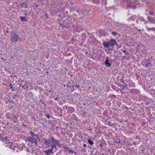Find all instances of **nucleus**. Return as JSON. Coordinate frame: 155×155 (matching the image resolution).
<instances>
[{
  "instance_id": "obj_18",
  "label": "nucleus",
  "mask_w": 155,
  "mask_h": 155,
  "mask_svg": "<svg viewBox=\"0 0 155 155\" xmlns=\"http://www.w3.org/2000/svg\"><path fill=\"white\" fill-rule=\"evenodd\" d=\"M148 18L150 21L151 22V23H154L155 21V20L152 17H148Z\"/></svg>"
},
{
  "instance_id": "obj_2",
  "label": "nucleus",
  "mask_w": 155,
  "mask_h": 155,
  "mask_svg": "<svg viewBox=\"0 0 155 155\" xmlns=\"http://www.w3.org/2000/svg\"><path fill=\"white\" fill-rule=\"evenodd\" d=\"M20 38L19 36L15 32H12L11 33L10 38V41L12 43H16L18 41Z\"/></svg>"
},
{
  "instance_id": "obj_13",
  "label": "nucleus",
  "mask_w": 155,
  "mask_h": 155,
  "mask_svg": "<svg viewBox=\"0 0 155 155\" xmlns=\"http://www.w3.org/2000/svg\"><path fill=\"white\" fill-rule=\"evenodd\" d=\"M105 64L107 67H110L111 65V64L109 62V60L108 57L106 58V59L105 61Z\"/></svg>"
},
{
  "instance_id": "obj_4",
  "label": "nucleus",
  "mask_w": 155,
  "mask_h": 155,
  "mask_svg": "<svg viewBox=\"0 0 155 155\" xmlns=\"http://www.w3.org/2000/svg\"><path fill=\"white\" fill-rule=\"evenodd\" d=\"M117 144H118V145L117 147L119 148H121V146L123 145L122 143H121L120 140L119 139L114 140V144L115 145H116Z\"/></svg>"
},
{
  "instance_id": "obj_14",
  "label": "nucleus",
  "mask_w": 155,
  "mask_h": 155,
  "mask_svg": "<svg viewBox=\"0 0 155 155\" xmlns=\"http://www.w3.org/2000/svg\"><path fill=\"white\" fill-rule=\"evenodd\" d=\"M138 18L139 20L141 21H143L145 24H146L147 23V22L144 19L143 17L142 16H140Z\"/></svg>"
},
{
  "instance_id": "obj_23",
  "label": "nucleus",
  "mask_w": 155,
  "mask_h": 155,
  "mask_svg": "<svg viewBox=\"0 0 155 155\" xmlns=\"http://www.w3.org/2000/svg\"><path fill=\"white\" fill-rule=\"evenodd\" d=\"M102 3L104 5H106L107 3V0H102Z\"/></svg>"
},
{
  "instance_id": "obj_25",
  "label": "nucleus",
  "mask_w": 155,
  "mask_h": 155,
  "mask_svg": "<svg viewBox=\"0 0 155 155\" xmlns=\"http://www.w3.org/2000/svg\"><path fill=\"white\" fill-rule=\"evenodd\" d=\"M68 150L69 151L70 153H74V151L72 150H71L70 148H69V149H68Z\"/></svg>"
},
{
  "instance_id": "obj_57",
  "label": "nucleus",
  "mask_w": 155,
  "mask_h": 155,
  "mask_svg": "<svg viewBox=\"0 0 155 155\" xmlns=\"http://www.w3.org/2000/svg\"><path fill=\"white\" fill-rule=\"evenodd\" d=\"M77 117H76V118H75V119L76 120V119H77Z\"/></svg>"
},
{
  "instance_id": "obj_27",
  "label": "nucleus",
  "mask_w": 155,
  "mask_h": 155,
  "mask_svg": "<svg viewBox=\"0 0 155 155\" xmlns=\"http://www.w3.org/2000/svg\"><path fill=\"white\" fill-rule=\"evenodd\" d=\"M74 87H76V88L79 89L80 87V86L78 84H76L75 86H74Z\"/></svg>"
},
{
  "instance_id": "obj_30",
  "label": "nucleus",
  "mask_w": 155,
  "mask_h": 155,
  "mask_svg": "<svg viewBox=\"0 0 155 155\" xmlns=\"http://www.w3.org/2000/svg\"><path fill=\"white\" fill-rule=\"evenodd\" d=\"M149 14L151 15H152L153 14V12L151 11H150L149 12Z\"/></svg>"
},
{
  "instance_id": "obj_34",
  "label": "nucleus",
  "mask_w": 155,
  "mask_h": 155,
  "mask_svg": "<svg viewBox=\"0 0 155 155\" xmlns=\"http://www.w3.org/2000/svg\"><path fill=\"white\" fill-rule=\"evenodd\" d=\"M46 116L47 117L48 119H49L50 117V116L49 115H46Z\"/></svg>"
},
{
  "instance_id": "obj_42",
  "label": "nucleus",
  "mask_w": 155,
  "mask_h": 155,
  "mask_svg": "<svg viewBox=\"0 0 155 155\" xmlns=\"http://www.w3.org/2000/svg\"><path fill=\"white\" fill-rule=\"evenodd\" d=\"M31 1H37V0H31Z\"/></svg>"
},
{
  "instance_id": "obj_10",
  "label": "nucleus",
  "mask_w": 155,
  "mask_h": 155,
  "mask_svg": "<svg viewBox=\"0 0 155 155\" xmlns=\"http://www.w3.org/2000/svg\"><path fill=\"white\" fill-rule=\"evenodd\" d=\"M137 18V16L135 15H133L131 17H130L129 18L127 19V20L129 21H134Z\"/></svg>"
},
{
  "instance_id": "obj_53",
  "label": "nucleus",
  "mask_w": 155,
  "mask_h": 155,
  "mask_svg": "<svg viewBox=\"0 0 155 155\" xmlns=\"http://www.w3.org/2000/svg\"><path fill=\"white\" fill-rule=\"evenodd\" d=\"M107 151H110V150H107Z\"/></svg>"
},
{
  "instance_id": "obj_56",
  "label": "nucleus",
  "mask_w": 155,
  "mask_h": 155,
  "mask_svg": "<svg viewBox=\"0 0 155 155\" xmlns=\"http://www.w3.org/2000/svg\"><path fill=\"white\" fill-rule=\"evenodd\" d=\"M77 117H76V118H75V119L76 120V119H77Z\"/></svg>"
},
{
  "instance_id": "obj_38",
  "label": "nucleus",
  "mask_w": 155,
  "mask_h": 155,
  "mask_svg": "<svg viewBox=\"0 0 155 155\" xmlns=\"http://www.w3.org/2000/svg\"><path fill=\"white\" fill-rule=\"evenodd\" d=\"M133 144L134 145H136V142H134L133 143Z\"/></svg>"
},
{
  "instance_id": "obj_5",
  "label": "nucleus",
  "mask_w": 155,
  "mask_h": 155,
  "mask_svg": "<svg viewBox=\"0 0 155 155\" xmlns=\"http://www.w3.org/2000/svg\"><path fill=\"white\" fill-rule=\"evenodd\" d=\"M8 140V137L5 135L0 134V140L3 142H6Z\"/></svg>"
},
{
  "instance_id": "obj_8",
  "label": "nucleus",
  "mask_w": 155,
  "mask_h": 155,
  "mask_svg": "<svg viewBox=\"0 0 155 155\" xmlns=\"http://www.w3.org/2000/svg\"><path fill=\"white\" fill-rule=\"evenodd\" d=\"M28 140L32 143H35V144H37V140L36 139H35L34 137H31L28 138Z\"/></svg>"
},
{
  "instance_id": "obj_50",
  "label": "nucleus",
  "mask_w": 155,
  "mask_h": 155,
  "mask_svg": "<svg viewBox=\"0 0 155 155\" xmlns=\"http://www.w3.org/2000/svg\"><path fill=\"white\" fill-rule=\"evenodd\" d=\"M129 145H130V146H132V144H129Z\"/></svg>"
},
{
  "instance_id": "obj_48",
  "label": "nucleus",
  "mask_w": 155,
  "mask_h": 155,
  "mask_svg": "<svg viewBox=\"0 0 155 155\" xmlns=\"http://www.w3.org/2000/svg\"><path fill=\"white\" fill-rule=\"evenodd\" d=\"M144 149H143L142 150V151H144Z\"/></svg>"
},
{
  "instance_id": "obj_19",
  "label": "nucleus",
  "mask_w": 155,
  "mask_h": 155,
  "mask_svg": "<svg viewBox=\"0 0 155 155\" xmlns=\"http://www.w3.org/2000/svg\"><path fill=\"white\" fill-rule=\"evenodd\" d=\"M87 141L88 143L91 146L93 145L94 143V142L89 139L87 140Z\"/></svg>"
},
{
  "instance_id": "obj_54",
  "label": "nucleus",
  "mask_w": 155,
  "mask_h": 155,
  "mask_svg": "<svg viewBox=\"0 0 155 155\" xmlns=\"http://www.w3.org/2000/svg\"><path fill=\"white\" fill-rule=\"evenodd\" d=\"M77 12H78V10H77Z\"/></svg>"
},
{
  "instance_id": "obj_35",
  "label": "nucleus",
  "mask_w": 155,
  "mask_h": 155,
  "mask_svg": "<svg viewBox=\"0 0 155 155\" xmlns=\"http://www.w3.org/2000/svg\"><path fill=\"white\" fill-rule=\"evenodd\" d=\"M26 151H27V152H30L29 150L27 148H26Z\"/></svg>"
},
{
  "instance_id": "obj_9",
  "label": "nucleus",
  "mask_w": 155,
  "mask_h": 155,
  "mask_svg": "<svg viewBox=\"0 0 155 155\" xmlns=\"http://www.w3.org/2000/svg\"><path fill=\"white\" fill-rule=\"evenodd\" d=\"M72 27L73 28H75V30H74V33H75V32H79L83 31V29L82 28L80 30H79V29H78V28H76V27L74 25H73Z\"/></svg>"
},
{
  "instance_id": "obj_45",
  "label": "nucleus",
  "mask_w": 155,
  "mask_h": 155,
  "mask_svg": "<svg viewBox=\"0 0 155 155\" xmlns=\"http://www.w3.org/2000/svg\"><path fill=\"white\" fill-rule=\"evenodd\" d=\"M83 105L84 106H85L86 104L85 103H83Z\"/></svg>"
},
{
  "instance_id": "obj_51",
  "label": "nucleus",
  "mask_w": 155,
  "mask_h": 155,
  "mask_svg": "<svg viewBox=\"0 0 155 155\" xmlns=\"http://www.w3.org/2000/svg\"><path fill=\"white\" fill-rule=\"evenodd\" d=\"M125 85L127 87V84H126L125 83Z\"/></svg>"
},
{
  "instance_id": "obj_6",
  "label": "nucleus",
  "mask_w": 155,
  "mask_h": 155,
  "mask_svg": "<svg viewBox=\"0 0 155 155\" xmlns=\"http://www.w3.org/2000/svg\"><path fill=\"white\" fill-rule=\"evenodd\" d=\"M128 83V85L132 87H134L135 86V83L132 80H128L126 81Z\"/></svg>"
},
{
  "instance_id": "obj_46",
  "label": "nucleus",
  "mask_w": 155,
  "mask_h": 155,
  "mask_svg": "<svg viewBox=\"0 0 155 155\" xmlns=\"http://www.w3.org/2000/svg\"><path fill=\"white\" fill-rule=\"evenodd\" d=\"M21 87L22 88H23L24 87V86H21Z\"/></svg>"
},
{
  "instance_id": "obj_31",
  "label": "nucleus",
  "mask_w": 155,
  "mask_h": 155,
  "mask_svg": "<svg viewBox=\"0 0 155 155\" xmlns=\"http://www.w3.org/2000/svg\"><path fill=\"white\" fill-rule=\"evenodd\" d=\"M112 34L113 36H115L116 35V33L114 31L112 32Z\"/></svg>"
},
{
  "instance_id": "obj_15",
  "label": "nucleus",
  "mask_w": 155,
  "mask_h": 155,
  "mask_svg": "<svg viewBox=\"0 0 155 155\" xmlns=\"http://www.w3.org/2000/svg\"><path fill=\"white\" fill-rule=\"evenodd\" d=\"M30 134L32 137H34L35 139H37L38 138V137L37 135H36L33 132L31 131L30 132Z\"/></svg>"
},
{
  "instance_id": "obj_12",
  "label": "nucleus",
  "mask_w": 155,
  "mask_h": 155,
  "mask_svg": "<svg viewBox=\"0 0 155 155\" xmlns=\"http://www.w3.org/2000/svg\"><path fill=\"white\" fill-rule=\"evenodd\" d=\"M51 148L50 149H48L46 150L45 151V152L47 155H49L51 153H52V150L53 148Z\"/></svg>"
},
{
  "instance_id": "obj_28",
  "label": "nucleus",
  "mask_w": 155,
  "mask_h": 155,
  "mask_svg": "<svg viewBox=\"0 0 155 155\" xmlns=\"http://www.w3.org/2000/svg\"><path fill=\"white\" fill-rule=\"evenodd\" d=\"M76 28H78V29L79 30H80L82 28L83 29V30H84L83 28L81 26H78Z\"/></svg>"
},
{
  "instance_id": "obj_24",
  "label": "nucleus",
  "mask_w": 155,
  "mask_h": 155,
  "mask_svg": "<svg viewBox=\"0 0 155 155\" xmlns=\"http://www.w3.org/2000/svg\"><path fill=\"white\" fill-rule=\"evenodd\" d=\"M122 51H123L124 53H125V54L126 55H128L129 53V52H127L126 50H122Z\"/></svg>"
},
{
  "instance_id": "obj_17",
  "label": "nucleus",
  "mask_w": 155,
  "mask_h": 155,
  "mask_svg": "<svg viewBox=\"0 0 155 155\" xmlns=\"http://www.w3.org/2000/svg\"><path fill=\"white\" fill-rule=\"evenodd\" d=\"M20 5L21 8L25 7V8H27L26 2H23Z\"/></svg>"
},
{
  "instance_id": "obj_55",
  "label": "nucleus",
  "mask_w": 155,
  "mask_h": 155,
  "mask_svg": "<svg viewBox=\"0 0 155 155\" xmlns=\"http://www.w3.org/2000/svg\"><path fill=\"white\" fill-rule=\"evenodd\" d=\"M133 90H134V91H136V90H135V89H133Z\"/></svg>"
},
{
  "instance_id": "obj_44",
  "label": "nucleus",
  "mask_w": 155,
  "mask_h": 155,
  "mask_svg": "<svg viewBox=\"0 0 155 155\" xmlns=\"http://www.w3.org/2000/svg\"><path fill=\"white\" fill-rule=\"evenodd\" d=\"M134 148V147H132V148H131V149H132V148ZM131 148H129V150H131Z\"/></svg>"
},
{
  "instance_id": "obj_47",
  "label": "nucleus",
  "mask_w": 155,
  "mask_h": 155,
  "mask_svg": "<svg viewBox=\"0 0 155 155\" xmlns=\"http://www.w3.org/2000/svg\"><path fill=\"white\" fill-rule=\"evenodd\" d=\"M100 146L102 147L103 146V145L102 144L100 145Z\"/></svg>"
},
{
  "instance_id": "obj_20",
  "label": "nucleus",
  "mask_w": 155,
  "mask_h": 155,
  "mask_svg": "<svg viewBox=\"0 0 155 155\" xmlns=\"http://www.w3.org/2000/svg\"><path fill=\"white\" fill-rule=\"evenodd\" d=\"M20 19L21 21H26L27 19L26 17H20Z\"/></svg>"
},
{
  "instance_id": "obj_49",
  "label": "nucleus",
  "mask_w": 155,
  "mask_h": 155,
  "mask_svg": "<svg viewBox=\"0 0 155 155\" xmlns=\"http://www.w3.org/2000/svg\"><path fill=\"white\" fill-rule=\"evenodd\" d=\"M23 126H25H25H26V125H25V124H23Z\"/></svg>"
},
{
  "instance_id": "obj_3",
  "label": "nucleus",
  "mask_w": 155,
  "mask_h": 155,
  "mask_svg": "<svg viewBox=\"0 0 155 155\" xmlns=\"http://www.w3.org/2000/svg\"><path fill=\"white\" fill-rule=\"evenodd\" d=\"M123 5L125 7L126 6L127 8H129L131 5L132 0H123Z\"/></svg>"
},
{
  "instance_id": "obj_43",
  "label": "nucleus",
  "mask_w": 155,
  "mask_h": 155,
  "mask_svg": "<svg viewBox=\"0 0 155 155\" xmlns=\"http://www.w3.org/2000/svg\"><path fill=\"white\" fill-rule=\"evenodd\" d=\"M138 30V31H141V29H139Z\"/></svg>"
},
{
  "instance_id": "obj_40",
  "label": "nucleus",
  "mask_w": 155,
  "mask_h": 155,
  "mask_svg": "<svg viewBox=\"0 0 155 155\" xmlns=\"http://www.w3.org/2000/svg\"><path fill=\"white\" fill-rule=\"evenodd\" d=\"M71 41H74V38H72L71 39Z\"/></svg>"
},
{
  "instance_id": "obj_29",
  "label": "nucleus",
  "mask_w": 155,
  "mask_h": 155,
  "mask_svg": "<svg viewBox=\"0 0 155 155\" xmlns=\"http://www.w3.org/2000/svg\"><path fill=\"white\" fill-rule=\"evenodd\" d=\"M45 16L47 18H48V14L47 13H45Z\"/></svg>"
},
{
  "instance_id": "obj_36",
  "label": "nucleus",
  "mask_w": 155,
  "mask_h": 155,
  "mask_svg": "<svg viewBox=\"0 0 155 155\" xmlns=\"http://www.w3.org/2000/svg\"><path fill=\"white\" fill-rule=\"evenodd\" d=\"M83 147H86V144H84L83 145Z\"/></svg>"
},
{
  "instance_id": "obj_21",
  "label": "nucleus",
  "mask_w": 155,
  "mask_h": 155,
  "mask_svg": "<svg viewBox=\"0 0 155 155\" xmlns=\"http://www.w3.org/2000/svg\"><path fill=\"white\" fill-rule=\"evenodd\" d=\"M146 28L147 29L148 31H154L155 30V28L154 27H152L151 28H148L147 27V26H146Z\"/></svg>"
},
{
  "instance_id": "obj_37",
  "label": "nucleus",
  "mask_w": 155,
  "mask_h": 155,
  "mask_svg": "<svg viewBox=\"0 0 155 155\" xmlns=\"http://www.w3.org/2000/svg\"><path fill=\"white\" fill-rule=\"evenodd\" d=\"M10 87H11V88H12V84H10Z\"/></svg>"
},
{
  "instance_id": "obj_22",
  "label": "nucleus",
  "mask_w": 155,
  "mask_h": 155,
  "mask_svg": "<svg viewBox=\"0 0 155 155\" xmlns=\"http://www.w3.org/2000/svg\"><path fill=\"white\" fill-rule=\"evenodd\" d=\"M18 146H15V148L14 149V150L16 152H18Z\"/></svg>"
},
{
  "instance_id": "obj_11",
  "label": "nucleus",
  "mask_w": 155,
  "mask_h": 155,
  "mask_svg": "<svg viewBox=\"0 0 155 155\" xmlns=\"http://www.w3.org/2000/svg\"><path fill=\"white\" fill-rule=\"evenodd\" d=\"M103 45L104 46L105 48H109L110 47H111L109 41L107 42H104L103 43Z\"/></svg>"
},
{
  "instance_id": "obj_39",
  "label": "nucleus",
  "mask_w": 155,
  "mask_h": 155,
  "mask_svg": "<svg viewBox=\"0 0 155 155\" xmlns=\"http://www.w3.org/2000/svg\"><path fill=\"white\" fill-rule=\"evenodd\" d=\"M58 97H56V98H54V100H58Z\"/></svg>"
},
{
  "instance_id": "obj_52",
  "label": "nucleus",
  "mask_w": 155,
  "mask_h": 155,
  "mask_svg": "<svg viewBox=\"0 0 155 155\" xmlns=\"http://www.w3.org/2000/svg\"><path fill=\"white\" fill-rule=\"evenodd\" d=\"M5 147H7V146H8V145H5Z\"/></svg>"
},
{
  "instance_id": "obj_58",
  "label": "nucleus",
  "mask_w": 155,
  "mask_h": 155,
  "mask_svg": "<svg viewBox=\"0 0 155 155\" xmlns=\"http://www.w3.org/2000/svg\"><path fill=\"white\" fill-rule=\"evenodd\" d=\"M71 44H73V43L72 42L71 43Z\"/></svg>"
},
{
  "instance_id": "obj_41",
  "label": "nucleus",
  "mask_w": 155,
  "mask_h": 155,
  "mask_svg": "<svg viewBox=\"0 0 155 155\" xmlns=\"http://www.w3.org/2000/svg\"><path fill=\"white\" fill-rule=\"evenodd\" d=\"M64 148H66V149H67V150H68V149H69V148H68L67 147H64Z\"/></svg>"
},
{
  "instance_id": "obj_33",
  "label": "nucleus",
  "mask_w": 155,
  "mask_h": 155,
  "mask_svg": "<svg viewBox=\"0 0 155 155\" xmlns=\"http://www.w3.org/2000/svg\"><path fill=\"white\" fill-rule=\"evenodd\" d=\"M38 121L40 124H42V123L41 120H38Z\"/></svg>"
},
{
  "instance_id": "obj_32",
  "label": "nucleus",
  "mask_w": 155,
  "mask_h": 155,
  "mask_svg": "<svg viewBox=\"0 0 155 155\" xmlns=\"http://www.w3.org/2000/svg\"><path fill=\"white\" fill-rule=\"evenodd\" d=\"M139 20V19H138V18H137L136 20V22L137 24H138Z\"/></svg>"
},
{
  "instance_id": "obj_16",
  "label": "nucleus",
  "mask_w": 155,
  "mask_h": 155,
  "mask_svg": "<svg viewBox=\"0 0 155 155\" xmlns=\"http://www.w3.org/2000/svg\"><path fill=\"white\" fill-rule=\"evenodd\" d=\"M12 142H9L8 144H9V145L10 146L9 147L10 149H11L12 150H14V148H15V145L13 146V145H12Z\"/></svg>"
},
{
  "instance_id": "obj_7",
  "label": "nucleus",
  "mask_w": 155,
  "mask_h": 155,
  "mask_svg": "<svg viewBox=\"0 0 155 155\" xmlns=\"http://www.w3.org/2000/svg\"><path fill=\"white\" fill-rule=\"evenodd\" d=\"M109 42L110 46L112 47H113L114 45L117 44V43L116 42V41L113 39H112L111 40H110Z\"/></svg>"
},
{
  "instance_id": "obj_26",
  "label": "nucleus",
  "mask_w": 155,
  "mask_h": 155,
  "mask_svg": "<svg viewBox=\"0 0 155 155\" xmlns=\"http://www.w3.org/2000/svg\"><path fill=\"white\" fill-rule=\"evenodd\" d=\"M151 65V64L150 63H148L145 66V67L147 68V67H149Z\"/></svg>"
},
{
  "instance_id": "obj_1",
  "label": "nucleus",
  "mask_w": 155,
  "mask_h": 155,
  "mask_svg": "<svg viewBox=\"0 0 155 155\" xmlns=\"http://www.w3.org/2000/svg\"><path fill=\"white\" fill-rule=\"evenodd\" d=\"M44 143L45 145L48 146L49 147L54 148H55L56 146L58 144L59 141L58 140H55L53 138L51 137L48 140L43 139Z\"/></svg>"
}]
</instances>
